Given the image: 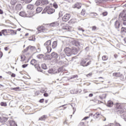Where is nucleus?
I'll return each mask as SVG.
<instances>
[{
	"mask_svg": "<svg viewBox=\"0 0 126 126\" xmlns=\"http://www.w3.org/2000/svg\"><path fill=\"white\" fill-rule=\"evenodd\" d=\"M3 13V11H2V10L0 9V14H2Z\"/></svg>",
	"mask_w": 126,
	"mask_h": 126,
	"instance_id": "61",
	"label": "nucleus"
},
{
	"mask_svg": "<svg viewBox=\"0 0 126 126\" xmlns=\"http://www.w3.org/2000/svg\"><path fill=\"white\" fill-rule=\"evenodd\" d=\"M36 61L35 60H32L31 61V64L32 65H34V67L37 69L38 71H40V72H43V70L41 69V67L39 65V64H36Z\"/></svg>",
	"mask_w": 126,
	"mask_h": 126,
	"instance_id": "2",
	"label": "nucleus"
},
{
	"mask_svg": "<svg viewBox=\"0 0 126 126\" xmlns=\"http://www.w3.org/2000/svg\"><path fill=\"white\" fill-rule=\"evenodd\" d=\"M42 2L43 0H37L35 3V5H36V6H38L40 5H42Z\"/></svg>",
	"mask_w": 126,
	"mask_h": 126,
	"instance_id": "20",
	"label": "nucleus"
},
{
	"mask_svg": "<svg viewBox=\"0 0 126 126\" xmlns=\"http://www.w3.org/2000/svg\"><path fill=\"white\" fill-rule=\"evenodd\" d=\"M116 109H117L118 114H123L124 113V110L122 109V105L120 103L116 104Z\"/></svg>",
	"mask_w": 126,
	"mask_h": 126,
	"instance_id": "5",
	"label": "nucleus"
},
{
	"mask_svg": "<svg viewBox=\"0 0 126 126\" xmlns=\"http://www.w3.org/2000/svg\"><path fill=\"white\" fill-rule=\"evenodd\" d=\"M90 64V62H88L87 64H85V66H88V65H89Z\"/></svg>",
	"mask_w": 126,
	"mask_h": 126,
	"instance_id": "59",
	"label": "nucleus"
},
{
	"mask_svg": "<svg viewBox=\"0 0 126 126\" xmlns=\"http://www.w3.org/2000/svg\"><path fill=\"white\" fill-rule=\"evenodd\" d=\"M102 15L103 16H107V15H108V12L106 11V12H104L102 13Z\"/></svg>",
	"mask_w": 126,
	"mask_h": 126,
	"instance_id": "43",
	"label": "nucleus"
},
{
	"mask_svg": "<svg viewBox=\"0 0 126 126\" xmlns=\"http://www.w3.org/2000/svg\"><path fill=\"white\" fill-rule=\"evenodd\" d=\"M73 8H77L79 9V8H81V3H76L74 5H73Z\"/></svg>",
	"mask_w": 126,
	"mask_h": 126,
	"instance_id": "16",
	"label": "nucleus"
},
{
	"mask_svg": "<svg viewBox=\"0 0 126 126\" xmlns=\"http://www.w3.org/2000/svg\"><path fill=\"white\" fill-rule=\"evenodd\" d=\"M52 41L51 40H47L44 44V46L45 47L46 49L47 50L48 53H51L52 51V47L51 46Z\"/></svg>",
	"mask_w": 126,
	"mask_h": 126,
	"instance_id": "1",
	"label": "nucleus"
},
{
	"mask_svg": "<svg viewBox=\"0 0 126 126\" xmlns=\"http://www.w3.org/2000/svg\"><path fill=\"white\" fill-rule=\"evenodd\" d=\"M59 25H60V23H59V22H54L50 24V26H51V27H55L57 26H59Z\"/></svg>",
	"mask_w": 126,
	"mask_h": 126,
	"instance_id": "14",
	"label": "nucleus"
},
{
	"mask_svg": "<svg viewBox=\"0 0 126 126\" xmlns=\"http://www.w3.org/2000/svg\"><path fill=\"white\" fill-rule=\"evenodd\" d=\"M27 66H28V64H24L22 65V67L23 68H25V67H27Z\"/></svg>",
	"mask_w": 126,
	"mask_h": 126,
	"instance_id": "46",
	"label": "nucleus"
},
{
	"mask_svg": "<svg viewBox=\"0 0 126 126\" xmlns=\"http://www.w3.org/2000/svg\"><path fill=\"white\" fill-rule=\"evenodd\" d=\"M46 118H47V116L43 115L39 119V121H45Z\"/></svg>",
	"mask_w": 126,
	"mask_h": 126,
	"instance_id": "30",
	"label": "nucleus"
},
{
	"mask_svg": "<svg viewBox=\"0 0 126 126\" xmlns=\"http://www.w3.org/2000/svg\"><path fill=\"white\" fill-rule=\"evenodd\" d=\"M44 12H47L48 14H53L55 12V9L51 8L50 6H47L43 10Z\"/></svg>",
	"mask_w": 126,
	"mask_h": 126,
	"instance_id": "3",
	"label": "nucleus"
},
{
	"mask_svg": "<svg viewBox=\"0 0 126 126\" xmlns=\"http://www.w3.org/2000/svg\"><path fill=\"white\" fill-rule=\"evenodd\" d=\"M15 9L17 11H19V10H21L22 9V5L21 4H18L15 6Z\"/></svg>",
	"mask_w": 126,
	"mask_h": 126,
	"instance_id": "13",
	"label": "nucleus"
},
{
	"mask_svg": "<svg viewBox=\"0 0 126 126\" xmlns=\"http://www.w3.org/2000/svg\"><path fill=\"white\" fill-rule=\"evenodd\" d=\"M37 30L38 31V33H41L42 32H44V31L46 30V28H45L43 26H40L37 28Z\"/></svg>",
	"mask_w": 126,
	"mask_h": 126,
	"instance_id": "9",
	"label": "nucleus"
},
{
	"mask_svg": "<svg viewBox=\"0 0 126 126\" xmlns=\"http://www.w3.org/2000/svg\"><path fill=\"white\" fill-rule=\"evenodd\" d=\"M28 9H30V10H32L33 9H35V6L34 5L29 4L27 6Z\"/></svg>",
	"mask_w": 126,
	"mask_h": 126,
	"instance_id": "19",
	"label": "nucleus"
},
{
	"mask_svg": "<svg viewBox=\"0 0 126 126\" xmlns=\"http://www.w3.org/2000/svg\"><path fill=\"white\" fill-rule=\"evenodd\" d=\"M101 116H102L101 114H99V113H96L94 115V118H95V119H98V118H99V117H101Z\"/></svg>",
	"mask_w": 126,
	"mask_h": 126,
	"instance_id": "27",
	"label": "nucleus"
},
{
	"mask_svg": "<svg viewBox=\"0 0 126 126\" xmlns=\"http://www.w3.org/2000/svg\"><path fill=\"white\" fill-rule=\"evenodd\" d=\"M62 29H63V30H66L67 31H69V32L73 31V28L68 26L63 27Z\"/></svg>",
	"mask_w": 126,
	"mask_h": 126,
	"instance_id": "8",
	"label": "nucleus"
},
{
	"mask_svg": "<svg viewBox=\"0 0 126 126\" xmlns=\"http://www.w3.org/2000/svg\"><path fill=\"white\" fill-rule=\"evenodd\" d=\"M7 74H9L10 75L12 74V73L10 71L7 72Z\"/></svg>",
	"mask_w": 126,
	"mask_h": 126,
	"instance_id": "63",
	"label": "nucleus"
},
{
	"mask_svg": "<svg viewBox=\"0 0 126 126\" xmlns=\"http://www.w3.org/2000/svg\"><path fill=\"white\" fill-rule=\"evenodd\" d=\"M76 20L75 19H71L69 21V23H71L72 24H74V23H76Z\"/></svg>",
	"mask_w": 126,
	"mask_h": 126,
	"instance_id": "34",
	"label": "nucleus"
},
{
	"mask_svg": "<svg viewBox=\"0 0 126 126\" xmlns=\"http://www.w3.org/2000/svg\"><path fill=\"white\" fill-rule=\"evenodd\" d=\"M121 25V23H120L119 20H116L114 23V27L116 29H119L120 28V26Z\"/></svg>",
	"mask_w": 126,
	"mask_h": 126,
	"instance_id": "11",
	"label": "nucleus"
},
{
	"mask_svg": "<svg viewBox=\"0 0 126 126\" xmlns=\"http://www.w3.org/2000/svg\"><path fill=\"white\" fill-rule=\"evenodd\" d=\"M71 50L72 52V55H76V54H77L78 51L77 49H76V48L72 47Z\"/></svg>",
	"mask_w": 126,
	"mask_h": 126,
	"instance_id": "15",
	"label": "nucleus"
},
{
	"mask_svg": "<svg viewBox=\"0 0 126 126\" xmlns=\"http://www.w3.org/2000/svg\"><path fill=\"white\" fill-rule=\"evenodd\" d=\"M70 18V14L67 13L63 16L62 19L63 21L66 22V21H68V20H69Z\"/></svg>",
	"mask_w": 126,
	"mask_h": 126,
	"instance_id": "7",
	"label": "nucleus"
},
{
	"mask_svg": "<svg viewBox=\"0 0 126 126\" xmlns=\"http://www.w3.org/2000/svg\"><path fill=\"white\" fill-rule=\"evenodd\" d=\"M57 46H58V40L53 41L52 44V49H56V48H57Z\"/></svg>",
	"mask_w": 126,
	"mask_h": 126,
	"instance_id": "17",
	"label": "nucleus"
},
{
	"mask_svg": "<svg viewBox=\"0 0 126 126\" xmlns=\"http://www.w3.org/2000/svg\"><path fill=\"white\" fill-rule=\"evenodd\" d=\"M11 76L12 77H15V74L12 73V74H11Z\"/></svg>",
	"mask_w": 126,
	"mask_h": 126,
	"instance_id": "54",
	"label": "nucleus"
},
{
	"mask_svg": "<svg viewBox=\"0 0 126 126\" xmlns=\"http://www.w3.org/2000/svg\"><path fill=\"white\" fill-rule=\"evenodd\" d=\"M1 33H2V34L4 36H5L6 35L5 33H7L6 30H2Z\"/></svg>",
	"mask_w": 126,
	"mask_h": 126,
	"instance_id": "38",
	"label": "nucleus"
},
{
	"mask_svg": "<svg viewBox=\"0 0 126 126\" xmlns=\"http://www.w3.org/2000/svg\"><path fill=\"white\" fill-rule=\"evenodd\" d=\"M32 0H26L25 2L26 3H30Z\"/></svg>",
	"mask_w": 126,
	"mask_h": 126,
	"instance_id": "47",
	"label": "nucleus"
},
{
	"mask_svg": "<svg viewBox=\"0 0 126 126\" xmlns=\"http://www.w3.org/2000/svg\"><path fill=\"white\" fill-rule=\"evenodd\" d=\"M113 76H115L116 77H120L121 76H122L123 75L122 74H121V73L120 72H116V73H114L113 74Z\"/></svg>",
	"mask_w": 126,
	"mask_h": 126,
	"instance_id": "22",
	"label": "nucleus"
},
{
	"mask_svg": "<svg viewBox=\"0 0 126 126\" xmlns=\"http://www.w3.org/2000/svg\"><path fill=\"white\" fill-rule=\"evenodd\" d=\"M43 102H44V98H42L39 100L40 103H43Z\"/></svg>",
	"mask_w": 126,
	"mask_h": 126,
	"instance_id": "55",
	"label": "nucleus"
},
{
	"mask_svg": "<svg viewBox=\"0 0 126 126\" xmlns=\"http://www.w3.org/2000/svg\"><path fill=\"white\" fill-rule=\"evenodd\" d=\"M104 1H105V0H95L96 3H102Z\"/></svg>",
	"mask_w": 126,
	"mask_h": 126,
	"instance_id": "32",
	"label": "nucleus"
},
{
	"mask_svg": "<svg viewBox=\"0 0 126 126\" xmlns=\"http://www.w3.org/2000/svg\"><path fill=\"white\" fill-rule=\"evenodd\" d=\"M121 31L122 32H125V33H126V28L122 27L121 29Z\"/></svg>",
	"mask_w": 126,
	"mask_h": 126,
	"instance_id": "41",
	"label": "nucleus"
},
{
	"mask_svg": "<svg viewBox=\"0 0 126 126\" xmlns=\"http://www.w3.org/2000/svg\"><path fill=\"white\" fill-rule=\"evenodd\" d=\"M16 2H17V0H11L10 3L12 5H14Z\"/></svg>",
	"mask_w": 126,
	"mask_h": 126,
	"instance_id": "33",
	"label": "nucleus"
},
{
	"mask_svg": "<svg viewBox=\"0 0 126 126\" xmlns=\"http://www.w3.org/2000/svg\"><path fill=\"white\" fill-rule=\"evenodd\" d=\"M72 44L74 45V46H76V47H78V46H80V43L79 42L77 41H75L72 42Z\"/></svg>",
	"mask_w": 126,
	"mask_h": 126,
	"instance_id": "25",
	"label": "nucleus"
},
{
	"mask_svg": "<svg viewBox=\"0 0 126 126\" xmlns=\"http://www.w3.org/2000/svg\"><path fill=\"white\" fill-rule=\"evenodd\" d=\"M43 95L44 96V97H48V96H49V94H48L47 93H44Z\"/></svg>",
	"mask_w": 126,
	"mask_h": 126,
	"instance_id": "56",
	"label": "nucleus"
},
{
	"mask_svg": "<svg viewBox=\"0 0 126 126\" xmlns=\"http://www.w3.org/2000/svg\"><path fill=\"white\" fill-rule=\"evenodd\" d=\"M77 76H77V75H73L70 77V79H73V78H75L77 77Z\"/></svg>",
	"mask_w": 126,
	"mask_h": 126,
	"instance_id": "42",
	"label": "nucleus"
},
{
	"mask_svg": "<svg viewBox=\"0 0 126 126\" xmlns=\"http://www.w3.org/2000/svg\"><path fill=\"white\" fill-rule=\"evenodd\" d=\"M19 15L22 16V17H24V16L26 15V13L24 11H21L19 13Z\"/></svg>",
	"mask_w": 126,
	"mask_h": 126,
	"instance_id": "28",
	"label": "nucleus"
},
{
	"mask_svg": "<svg viewBox=\"0 0 126 126\" xmlns=\"http://www.w3.org/2000/svg\"><path fill=\"white\" fill-rule=\"evenodd\" d=\"M19 89V87H16V88H14L12 89V90H14L15 91H17Z\"/></svg>",
	"mask_w": 126,
	"mask_h": 126,
	"instance_id": "50",
	"label": "nucleus"
},
{
	"mask_svg": "<svg viewBox=\"0 0 126 126\" xmlns=\"http://www.w3.org/2000/svg\"><path fill=\"white\" fill-rule=\"evenodd\" d=\"M48 73H53V74H56V73H58V69L55 68H51L48 71Z\"/></svg>",
	"mask_w": 126,
	"mask_h": 126,
	"instance_id": "10",
	"label": "nucleus"
},
{
	"mask_svg": "<svg viewBox=\"0 0 126 126\" xmlns=\"http://www.w3.org/2000/svg\"><path fill=\"white\" fill-rule=\"evenodd\" d=\"M87 119H89V117H86L83 119V121H86V120H87Z\"/></svg>",
	"mask_w": 126,
	"mask_h": 126,
	"instance_id": "57",
	"label": "nucleus"
},
{
	"mask_svg": "<svg viewBox=\"0 0 126 126\" xmlns=\"http://www.w3.org/2000/svg\"><path fill=\"white\" fill-rule=\"evenodd\" d=\"M124 13H126V10H125L123 11V13L119 15V18L121 17L123 20L124 25H126V14H125Z\"/></svg>",
	"mask_w": 126,
	"mask_h": 126,
	"instance_id": "4",
	"label": "nucleus"
},
{
	"mask_svg": "<svg viewBox=\"0 0 126 126\" xmlns=\"http://www.w3.org/2000/svg\"><path fill=\"white\" fill-rule=\"evenodd\" d=\"M29 49H30V46L27 47L25 49H24V52H27L28 51V50H29Z\"/></svg>",
	"mask_w": 126,
	"mask_h": 126,
	"instance_id": "49",
	"label": "nucleus"
},
{
	"mask_svg": "<svg viewBox=\"0 0 126 126\" xmlns=\"http://www.w3.org/2000/svg\"><path fill=\"white\" fill-rule=\"evenodd\" d=\"M30 50L31 51H35V50H36V47H35V46H30Z\"/></svg>",
	"mask_w": 126,
	"mask_h": 126,
	"instance_id": "37",
	"label": "nucleus"
},
{
	"mask_svg": "<svg viewBox=\"0 0 126 126\" xmlns=\"http://www.w3.org/2000/svg\"><path fill=\"white\" fill-rule=\"evenodd\" d=\"M53 6L55 7V8H58V4H57L56 2L54 3Z\"/></svg>",
	"mask_w": 126,
	"mask_h": 126,
	"instance_id": "45",
	"label": "nucleus"
},
{
	"mask_svg": "<svg viewBox=\"0 0 126 126\" xmlns=\"http://www.w3.org/2000/svg\"><path fill=\"white\" fill-rule=\"evenodd\" d=\"M61 71H63V67H59L57 69V73L58 72H61Z\"/></svg>",
	"mask_w": 126,
	"mask_h": 126,
	"instance_id": "39",
	"label": "nucleus"
},
{
	"mask_svg": "<svg viewBox=\"0 0 126 126\" xmlns=\"http://www.w3.org/2000/svg\"><path fill=\"white\" fill-rule=\"evenodd\" d=\"M21 62H24L25 61V59H26V57H25V55H22L21 56Z\"/></svg>",
	"mask_w": 126,
	"mask_h": 126,
	"instance_id": "35",
	"label": "nucleus"
},
{
	"mask_svg": "<svg viewBox=\"0 0 126 126\" xmlns=\"http://www.w3.org/2000/svg\"><path fill=\"white\" fill-rule=\"evenodd\" d=\"M6 121H7V118L3 117H0V123L1 124H4Z\"/></svg>",
	"mask_w": 126,
	"mask_h": 126,
	"instance_id": "12",
	"label": "nucleus"
},
{
	"mask_svg": "<svg viewBox=\"0 0 126 126\" xmlns=\"http://www.w3.org/2000/svg\"><path fill=\"white\" fill-rule=\"evenodd\" d=\"M114 58H115V59H117V58H118V55L115 54V55H114Z\"/></svg>",
	"mask_w": 126,
	"mask_h": 126,
	"instance_id": "62",
	"label": "nucleus"
},
{
	"mask_svg": "<svg viewBox=\"0 0 126 126\" xmlns=\"http://www.w3.org/2000/svg\"><path fill=\"white\" fill-rule=\"evenodd\" d=\"M41 67L43 69H47V65L46 64L43 63L41 64Z\"/></svg>",
	"mask_w": 126,
	"mask_h": 126,
	"instance_id": "36",
	"label": "nucleus"
},
{
	"mask_svg": "<svg viewBox=\"0 0 126 126\" xmlns=\"http://www.w3.org/2000/svg\"><path fill=\"white\" fill-rule=\"evenodd\" d=\"M2 57V52L0 51V58Z\"/></svg>",
	"mask_w": 126,
	"mask_h": 126,
	"instance_id": "58",
	"label": "nucleus"
},
{
	"mask_svg": "<svg viewBox=\"0 0 126 126\" xmlns=\"http://www.w3.org/2000/svg\"><path fill=\"white\" fill-rule=\"evenodd\" d=\"M9 124L10 126H17V124H16L15 122L13 120H10Z\"/></svg>",
	"mask_w": 126,
	"mask_h": 126,
	"instance_id": "23",
	"label": "nucleus"
},
{
	"mask_svg": "<svg viewBox=\"0 0 126 126\" xmlns=\"http://www.w3.org/2000/svg\"><path fill=\"white\" fill-rule=\"evenodd\" d=\"M59 58L60 59H63V58H65V54H64L63 53H60Z\"/></svg>",
	"mask_w": 126,
	"mask_h": 126,
	"instance_id": "29",
	"label": "nucleus"
},
{
	"mask_svg": "<svg viewBox=\"0 0 126 126\" xmlns=\"http://www.w3.org/2000/svg\"><path fill=\"white\" fill-rule=\"evenodd\" d=\"M97 29V27H96V26H93L92 27V30L93 31H95V30Z\"/></svg>",
	"mask_w": 126,
	"mask_h": 126,
	"instance_id": "51",
	"label": "nucleus"
},
{
	"mask_svg": "<svg viewBox=\"0 0 126 126\" xmlns=\"http://www.w3.org/2000/svg\"><path fill=\"white\" fill-rule=\"evenodd\" d=\"M115 126H122L120 125V124L119 123H116L115 124Z\"/></svg>",
	"mask_w": 126,
	"mask_h": 126,
	"instance_id": "53",
	"label": "nucleus"
},
{
	"mask_svg": "<svg viewBox=\"0 0 126 126\" xmlns=\"http://www.w3.org/2000/svg\"><path fill=\"white\" fill-rule=\"evenodd\" d=\"M107 107H113V106H114V102L112 101L111 100H109L107 102Z\"/></svg>",
	"mask_w": 126,
	"mask_h": 126,
	"instance_id": "21",
	"label": "nucleus"
},
{
	"mask_svg": "<svg viewBox=\"0 0 126 126\" xmlns=\"http://www.w3.org/2000/svg\"><path fill=\"white\" fill-rule=\"evenodd\" d=\"M37 58L38 59H42V57H40L39 55H38L37 56Z\"/></svg>",
	"mask_w": 126,
	"mask_h": 126,
	"instance_id": "64",
	"label": "nucleus"
},
{
	"mask_svg": "<svg viewBox=\"0 0 126 126\" xmlns=\"http://www.w3.org/2000/svg\"><path fill=\"white\" fill-rule=\"evenodd\" d=\"M86 62H87V61L86 60V59L84 60H82L81 62L80 63V64L81 65H82L83 66H85V63H86Z\"/></svg>",
	"mask_w": 126,
	"mask_h": 126,
	"instance_id": "24",
	"label": "nucleus"
},
{
	"mask_svg": "<svg viewBox=\"0 0 126 126\" xmlns=\"http://www.w3.org/2000/svg\"><path fill=\"white\" fill-rule=\"evenodd\" d=\"M89 97H93V94H90L89 95Z\"/></svg>",
	"mask_w": 126,
	"mask_h": 126,
	"instance_id": "60",
	"label": "nucleus"
},
{
	"mask_svg": "<svg viewBox=\"0 0 126 126\" xmlns=\"http://www.w3.org/2000/svg\"><path fill=\"white\" fill-rule=\"evenodd\" d=\"M42 10H43V8L41 7H38L36 9V11L37 13H40V12H41Z\"/></svg>",
	"mask_w": 126,
	"mask_h": 126,
	"instance_id": "26",
	"label": "nucleus"
},
{
	"mask_svg": "<svg viewBox=\"0 0 126 126\" xmlns=\"http://www.w3.org/2000/svg\"><path fill=\"white\" fill-rule=\"evenodd\" d=\"M51 56L52 58H53L54 59H58V58H59V55L57 54V53L56 52H53L52 53H51Z\"/></svg>",
	"mask_w": 126,
	"mask_h": 126,
	"instance_id": "18",
	"label": "nucleus"
},
{
	"mask_svg": "<svg viewBox=\"0 0 126 126\" xmlns=\"http://www.w3.org/2000/svg\"><path fill=\"white\" fill-rule=\"evenodd\" d=\"M81 15H83V16H84L85 15V11L82 10V12H81Z\"/></svg>",
	"mask_w": 126,
	"mask_h": 126,
	"instance_id": "48",
	"label": "nucleus"
},
{
	"mask_svg": "<svg viewBox=\"0 0 126 126\" xmlns=\"http://www.w3.org/2000/svg\"><path fill=\"white\" fill-rule=\"evenodd\" d=\"M49 0H42V5H44V4H48Z\"/></svg>",
	"mask_w": 126,
	"mask_h": 126,
	"instance_id": "31",
	"label": "nucleus"
},
{
	"mask_svg": "<svg viewBox=\"0 0 126 126\" xmlns=\"http://www.w3.org/2000/svg\"><path fill=\"white\" fill-rule=\"evenodd\" d=\"M102 59L103 61H107V60H108V57H107L106 56H103L102 57Z\"/></svg>",
	"mask_w": 126,
	"mask_h": 126,
	"instance_id": "40",
	"label": "nucleus"
},
{
	"mask_svg": "<svg viewBox=\"0 0 126 126\" xmlns=\"http://www.w3.org/2000/svg\"><path fill=\"white\" fill-rule=\"evenodd\" d=\"M0 105H1V106H3L4 107H5V106H6V103L1 102L0 103Z\"/></svg>",
	"mask_w": 126,
	"mask_h": 126,
	"instance_id": "44",
	"label": "nucleus"
},
{
	"mask_svg": "<svg viewBox=\"0 0 126 126\" xmlns=\"http://www.w3.org/2000/svg\"><path fill=\"white\" fill-rule=\"evenodd\" d=\"M78 30H79V31H82V32H84V31H85L84 30H83L81 28H78Z\"/></svg>",
	"mask_w": 126,
	"mask_h": 126,
	"instance_id": "52",
	"label": "nucleus"
},
{
	"mask_svg": "<svg viewBox=\"0 0 126 126\" xmlns=\"http://www.w3.org/2000/svg\"><path fill=\"white\" fill-rule=\"evenodd\" d=\"M65 54H66L67 57H70L72 55V52L71 51V49L69 47H66L64 50Z\"/></svg>",
	"mask_w": 126,
	"mask_h": 126,
	"instance_id": "6",
	"label": "nucleus"
}]
</instances>
